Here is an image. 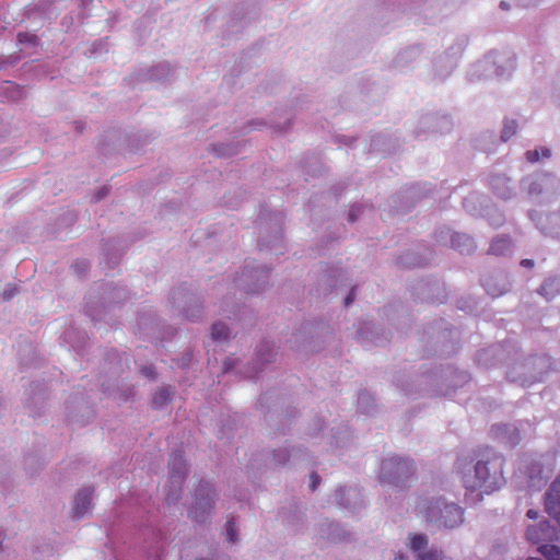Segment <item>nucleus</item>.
I'll return each instance as SVG.
<instances>
[{
    "label": "nucleus",
    "instance_id": "1",
    "mask_svg": "<svg viewBox=\"0 0 560 560\" xmlns=\"http://www.w3.org/2000/svg\"><path fill=\"white\" fill-rule=\"evenodd\" d=\"M504 458L498 454L490 453L480 458L475 466V474L464 476V487L469 500L479 502L482 493H490L499 489L504 482L503 476Z\"/></svg>",
    "mask_w": 560,
    "mask_h": 560
},
{
    "label": "nucleus",
    "instance_id": "2",
    "mask_svg": "<svg viewBox=\"0 0 560 560\" xmlns=\"http://www.w3.org/2000/svg\"><path fill=\"white\" fill-rule=\"evenodd\" d=\"M415 475V464L412 460L400 457H390L384 459L381 465L380 479L382 482L405 486Z\"/></svg>",
    "mask_w": 560,
    "mask_h": 560
},
{
    "label": "nucleus",
    "instance_id": "3",
    "mask_svg": "<svg viewBox=\"0 0 560 560\" xmlns=\"http://www.w3.org/2000/svg\"><path fill=\"white\" fill-rule=\"evenodd\" d=\"M213 491L208 482L199 485L196 492L194 510L190 512L196 521H203V514H209L213 506Z\"/></svg>",
    "mask_w": 560,
    "mask_h": 560
},
{
    "label": "nucleus",
    "instance_id": "4",
    "mask_svg": "<svg viewBox=\"0 0 560 560\" xmlns=\"http://www.w3.org/2000/svg\"><path fill=\"white\" fill-rule=\"evenodd\" d=\"M526 538L530 544L555 540L558 538L556 528L549 522L542 521L535 525H529L526 529Z\"/></svg>",
    "mask_w": 560,
    "mask_h": 560
},
{
    "label": "nucleus",
    "instance_id": "5",
    "mask_svg": "<svg viewBox=\"0 0 560 560\" xmlns=\"http://www.w3.org/2000/svg\"><path fill=\"white\" fill-rule=\"evenodd\" d=\"M92 497H93L92 488H84L78 492V494L74 499L73 508H72L73 517L79 518L88 512L91 501H92Z\"/></svg>",
    "mask_w": 560,
    "mask_h": 560
},
{
    "label": "nucleus",
    "instance_id": "6",
    "mask_svg": "<svg viewBox=\"0 0 560 560\" xmlns=\"http://www.w3.org/2000/svg\"><path fill=\"white\" fill-rule=\"evenodd\" d=\"M451 508V505L441 502V500H438L434 504L425 506L421 512L424 513L425 518L429 522H435L445 525L446 523L443 521L445 517L444 513L448 512Z\"/></svg>",
    "mask_w": 560,
    "mask_h": 560
},
{
    "label": "nucleus",
    "instance_id": "7",
    "mask_svg": "<svg viewBox=\"0 0 560 560\" xmlns=\"http://www.w3.org/2000/svg\"><path fill=\"white\" fill-rule=\"evenodd\" d=\"M512 242L508 236L495 237L489 247V254L503 256L511 252Z\"/></svg>",
    "mask_w": 560,
    "mask_h": 560
},
{
    "label": "nucleus",
    "instance_id": "8",
    "mask_svg": "<svg viewBox=\"0 0 560 560\" xmlns=\"http://www.w3.org/2000/svg\"><path fill=\"white\" fill-rule=\"evenodd\" d=\"M171 476L172 478L182 479L186 472V464L180 454H174L171 456Z\"/></svg>",
    "mask_w": 560,
    "mask_h": 560
},
{
    "label": "nucleus",
    "instance_id": "9",
    "mask_svg": "<svg viewBox=\"0 0 560 560\" xmlns=\"http://www.w3.org/2000/svg\"><path fill=\"white\" fill-rule=\"evenodd\" d=\"M537 551L547 560H560V547L557 545L542 544Z\"/></svg>",
    "mask_w": 560,
    "mask_h": 560
},
{
    "label": "nucleus",
    "instance_id": "10",
    "mask_svg": "<svg viewBox=\"0 0 560 560\" xmlns=\"http://www.w3.org/2000/svg\"><path fill=\"white\" fill-rule=\"evenodd\" d=\"M211 336L213 340H224L229 337V328L223 323H215L211 327Z\"/></svg>",
    "mask_w": 560,
    "mask_h": 560
},
{
    "label": "nucleus",
    "instance_id": "11",
    "mask_svg": "<svg viewBox=\"0 0 560 560\" xmlns=\"http://www.w3.org/2000/svg\"><path fill=\"white\" fill-rule=\"evenodd\" d=\"M517 131V122L514 119L505 120L501 132V139L503 141L510 140Z\"/></svg>",
    "mask_w": 560,
    "mask_h": 560
},
{
    "label": "nucleus",
    "instance_id": "12",
    "mask_svg": "<svg viewBox=\"0 0 560 560\" xmlns=\"http://www.w3.org/2000/svg\"><path fill=\"white\" fill-rule=\"evenodd\" d=\"M172 395L173 392L170 387H163L155 393L153 397V404L155 406H161L167 402L171 399Z\"/></svg>",
    "mask_w": 560,
    "mask_h": 560
},
{
    "label": "nucleus",
    "instance_id": "13",
    "mask_svg": "<svg viewBox=\"0 0 560 560\" xmlns=\"http://www.w3.org/2000/svg\"><path fill=\"white\" fill-rule=\"evenodd\" d=\"M427 545H428V539L424 535H421V534L413 535L410 539V548L413 551H419V550L423 549L424 547H427Z\"/></svg>",
    "mask_w": 560,
    "mask_h": 560
},
{
    "label": "nucleus",
    "instance_id": "14",
    "mask_svg": "<svg viewBox=\"0 0 560 560\" xmlns=\"http://www.w3.org/2000/svg\"><path fill=\"white\" fill-rule=\"evenodd\" d=\"M442 551L436 549H431L418 555V560H442Z\"/></svg>",
    "mask_w": 560,
    "mask_h": 560
},
{
    "label": "nucleus",
    "instance_id": "15",
    "mask_svg": "<svg viewBox=\"0 0 560 560\" xmlns=\"http://www.w3.org/2000/svg\"><path fill=\"white\" fill-rule=\"evenodd\" d=\"M226 528V537L230 542L236 541L237 533L235 529V522L233 520H229L225 525Z\"/></svg>",
    "mask_w": 560,
    "mask_h": 560
},
{
    "label": "nucleus",
    "instance_id": "16",
    "mask_svg": "<svg viewBox=\"0 0 560 560\" xmlns=\"http://www.w3.org/2000/svg\"><path fill=\"white\" fill-rule=\"evenodd\" d=\"M526 158L529 162L536 163L540 160V152L538 150H529L526 152Z\"/></svg>",
    "mask_w": 560,
    "mask_h": 560
},
{
    "label": "nucleus",
    "instance_id": "17",
    "mask_svg": "<svg viewBox=\"0 0 560 560\" xmlns=\"http://www.w3.org/2000/svg\"><path fill=\"white\" fill-rule=\"evenodd\" d=\"M320 482V478L317 474L313 472L311 475V482H310V488L312 490H315L317 488V486L319 485Z\"/></svg>",
    "mask_w": 560,
    "mask_h": 560
},
{
    "label": "nucleus",
    "instance_id": "18",
    "mask_svg": "<svg viewBox=\"0 0 560 560\" xmlns=\"http://www.w3.org/2000/svg\"><path fill=\"white\" fill-rule=\"evenodd\" d=\"M505 182H506L505 177H503V176H494L491 179V185H492L493 188L497 189L499 184H504Z\"/></svg>",
    "mask_w": 560,
    "mask_h": 560
},
{
    "label": "nucleus",
    "instance_id": "19",
    "mask_svg": "<svg viewBox=\"0 0 560 560\" xmlns=\"http://www.w3.org/2000/svg\"><path fill=\"white\" fill-rule=\"evenodd\" d=\"M16 293V288L8 289L3 292V299L10 300L12 299Z\"/></svg>",
    "mask_w": 560,
    "mask_h": 560
},
{
    "label": "nucleus",
    "instance_id": "20",
    "mask_svg": "<svg viewBox=\"0 0 560 560\" xmlns=\"http://www.w3.org/2000/svg\"><path fill=\"white\" fill-rule=\"evenodd\" d=\"M354 301V290L352 289L351 292L347 295L345 299V305L348 306Z\"/></svg>",
    "mask_w": 560,
    "mask_h": 560
},
{
    "label": "nucleus",
    "instance_id": "21",
    "mask_svg": "<svg viewBox=\"0 0 560 560\" xmlns=\"http://www.w3.org/2000/svg\"><path fill=\"white\" fill-rule=\"evenodd\" d=\"M142 373H143L144 375H147L148 377H151V378H153V377H154V371H153V369H152V368H144V369L142 370Z\"/></svg>",
    "mask_w": 560,
    "mask_h": 560
},
{
    "label": "nucleus",
    "instance_id": "22",
    "mask_svg": "<svg viewBox=\"0 0 560 560\" xmlns=\"http://www.w3.org/2000/svg\"><path fill=\"white\" fill-rule=\"evenodd\" d=\"M538 514H539V513H538V511H536V510H528V511H527V513H526L527 517H528V518H532V520L537 518V517H538Z\"/></svg>",
    "mask_w": 560,
    "mask_h": 560
},
{
    "label": "nucleus",
    "instance_id": "23",
    "mask_svg": "<svg viewBox=\"0 0 560 560\" xmlns=\"http://www.w3.org/2000/svg\"><path fill=\"white\" fill-rule=\"evenodd\" d=\"M539 152L542 155V158H546V159L550 158V155H551V152L548 148H542L541 151H539Z\"/></svg>",
    "mask_w": 560,
    "mask_h": 560
},
{
    "label": "nucleus",
    "instance_id": "24",
    "mask_svg": "<svg viewBox=\"0 0 560 560\" xmlns=\"http://www.w3.org/2000/svg\"><path fill=\"white\" fill-rule=\"evenodd\" d=\"M521 265L524 266V267H533L534 266V261L530 260V259H523L521 261Z\"/></svg>",
    "mask_w": 560,
    "mask_h": 560
},
{
    "label": "nucleus",
    "instance_id": "25",
    "mask_svg": "<svg viewBox=\"0 0 560 560\" xmlns=\"http://www.w3.org/2000/svg\"><path fill=\"white\" fill-rule=\"evenodd\" d=\"M396 560H407V558L404 555L396 556Z\"/></svg>",
    "mask_w": 560,
    "mask_h": 560
},
{
    "label": "nucleus",
    "instance_id": "26",
    "mask_svg": "<svg viewBox=\"0 0 560 560\" xmlns=\"http://www.w3.org/2000/svg\"><path fill=\"white\" fill-rule=\"evenodd\" d=\"M500 7L502 9H508L509 8V5L504 1L501 2Z\"/></svg>",
    "mask_w": 560,
    "mask_h": 560
},
{
    "label": "nucleus",
    "instance_id": "27",
    "mask_svg": "<svg viewBox=\"0 0 560 560\" xmlns=\"http://www.w3.org/2000/svg\"><path fill=\"white\" fill-rule=\"evenodd\" d=\"M546 287H547V283H544L541 287H540V293L544 294L542 292L546 290Z\"/></svg>",
    "mask_w": 560,
    "mask_h": 560
},
{
    "label": "nucleus",
    "instance_id": "28",
    "mask_svg": "<svg viewBox=\"0 0 560 560\" xmlns=\"http://www.w3.org/2000/svg\"><path fill=\"white\" fill-rule=\"evenodd\" d=\"M551 471H552V470H551V469H549L548 474H547L546 476H541L540 478H541V479H542V478H545V479L549 478V476H550Z\"/></svg>",
    "mask_w": 560,
    "mask_h": 560
},
{
    "label": "nucleus",
    "instance_id": "29",
    "mask_svg": "<svg viewBox=\"0 0 560 560\" xmlns=\"http://www.w3.org/2000/svg\"><path fill=\"white\" fill-rule=\"evenodd\" d=\"M349 220H350V221H354V217H353V213H352V212H350V213H349Z\"/></svg>",
    "mask_w": 560,
    "mask_h": 560
},
{
    "label": "nucleus",
    "instance_id": "30",
    "mask_svg": "<svg viewBox=\"0 0 560 560\" xmlns=\"http://www.w3.org/2000/svg\"><path fill=\"white\" fill-rule=\"evenodd\" d=\"M500 196H501V197H503V198H506V197H508V194H505V192H501V194H500Z\"/></svg>",
    "mask_w": 560,
    "mask_h": 560
},
{
    "label": "nucleus",
    "instance_id": "31",
    "mask_svg": "<svg viewBox=\"0 0 560 560\" xmlns=\"http://www.w3.org/2000/svg\"><path fill=\"white\" fill-rule=\"evenodd\" d=\"M459 236L457 235V238H456V242H457V245L459 244Z\"/></svg>",
    "mask_w": 560,
    "mask_h": 560
}]
</instances>
